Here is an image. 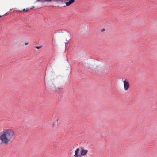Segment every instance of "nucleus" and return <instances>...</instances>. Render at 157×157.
<instances>
[{"instance_id":"7ed1b4c3","label":"nucleus","mask_w":157,"mask_h":157,"mask_svg":"<svg viewBox=\"0 0 157 157\" xmlns=\"http://www.w3.org/2000/svg\"><path fill=\"white\" fill-rule=\"evenodd\" d=\"M124 83V90L125 91L127 90L130 87V84L128 81H127L126 80H124L123 81Z\"/></svg>"},{"instance_id":"6e6552de","label":"nucleus","mask_w":157,"mask_h":157,"mask_svg":"<svg viewBox=\"0 0 157 157\" xmlns=\"http://www.w3.org/2000/svg\"><path fill=\"white\" fill-rule=\"evenodd\" d=\"M28 44V43H25V45H27Z\"/></svg>"},{"instance_id":"f257e3e1","label":"nucleus","mask_w":157,"mask_h":157,"mask_svg":"<svg viewBox=\"0 0 157 157\" xmlns=\"http://www.w3.org/2000/svg\"><path fill=\"white\" fill-rule=\"evenodd\" d=\"M14 131L11 129H5L0 133V143L7 145L15 136Z\"/></svg>"},{"instance_id":"1a4fd4ad","label":"nucleus","mask_w":157,"mask_h":157,"mask_svg":"<svg viewBox=\"0 0 157 157\" xmlns=\"http://www.w3.org/2000/svg\"><path fill=\"white\" fill-rule=\"evenodd\" d=\"M17 12H22V11H17Z\"/></svg>"},{"instance_id":"39448f33","label":"nucleus","mask_w":157,"mask_h":157,"mask_svg":"<svg viewBox=\"0 0 157 157\" xmlns=\"http://www.w3.org/2000/svg\"><path fill=\"white\" fill-rule=\"evenodd\" d=\"M29 9L28 8H26V9H24L22 11H25L27 12L29 11Z\"/></svg>"},{"instance_id":"423d86ee","label":"nucleus","mask_w":157,"mask_h":157,"mask_svg":"<svg viewBox=\"0 0 157 157\" xmlns=\"http://www.w3.org/2000/svg\"><path fill=\"white\" fill-rule=\"evenodd\" d=\"M41 46H36L35 47L37 49H39L40 48H41Z\"/></svg>"},{"instance_id":"9d476101","label":"nucleus","mask_w":157,"mask_h":157,"mask_svg":"<svg viewBox=\"0 0 157 157\" xmlns=\"http://www.w3.org/2000/svg\"><path fill=\"white\" fill-rule=\"evenodd\" d=\"M56 121H57V122H58V120H57Z\"/></svg>"},{"instance_id":"f03ea898","label":"nucleus","mask_w":157,"mask_h":157,"mask_svg":"<svg viewBox=\"0 0 157 157\" xmlns=\"http://www.w3.org/2000/svg\"><path fill=\"white\" fill-rule=\"evenodd\" d=\"M88 150L82 147L77 148L75 151V157H87Z\"/></svg>"},{"instance_id":"0eeeda50","label":"nucleus","mask_w":157,"mask_h":157,"mask_svg":"<svg viewBox=\"0 0 157 157\" xmlns=\"http://www.w3.org/2000/svg\"><path fill=\"white\" fill-rule=\"evenodd\" d=\"M68 43L67 42L65 43V45L66 48L67 45H68Z\"/></svg>"},{"instance_id":"20e7f679","label":"nucleus","mask_w":157,"mask_h":157,"mask_svg":"<svg viewBox=\"0 0 157 157\" xmlns=\"http://www.w3.org/2000/svg\"><path fill=\"white\" fill-rule=\"evenodd\" d=\"M66 2L65 3L67 6H69L75 2V0H65Z\"/></svg>"},{"instance_id":"9b49d317","label":"nucleus","mask_w":157,"mask_h":157,"mask_svg":"<svg viewBox=\"0 0 157 157\" xmlns=\"http://www.w3.org/2000/svg\"><path fill=\"white\" fill-rule=\"evenodd\" d=\"M2 17V16L0 15V17Z\"/></svg>"}]
</instances>
